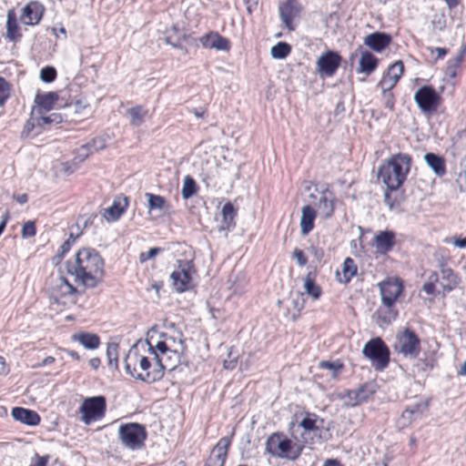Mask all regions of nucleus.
I'll list each match as a JSON object with an SVG mask.
<instances>
[{
	"instance_id": "nucleus-1",
	"label": "nucleus",
	"mask_w": 466,
	"mask_h": 466,
	"mask_svg": "<svg viewBox=\"0 0 466 466\" xmlns=\"http://www.w3.org/2000/svg\"><path fill=\"white\" fill-rule=\"evenodd\" d=\"M66 269L75 278L76 283L92 289L103 278L104 260L95 248H83L76 252L73 260L66 262Z\"/></svg>"
},
{
	"instance_id": "nucleus-2",
	"label": "nucleus",
	"mask_w": 466,
	"mask_h": 466,
	"mask_svg": "<svg viewBox=\"0 0 466 466\" xmlns=\"http://www.w3.org/2000/svg\"><path fill=\"white\" fill-rule=\"evenodd\" d=\"M410 166V156L404 153L395 154L380 166L378 179L389 190H397L406 180Z\"/></svg>"
},
{
	"instance_id": "nucleus-3",
	"label": "nucleus",
	"mask_w": 466,
	"mask_h": 466,
	"mask_svg": "<svg viewBox=\"0 0 466 466\" xmlns=\"http://www.w3.org/2000/svg\"><path fill=\"white\" fill-rule=\"evenodd\" d=\"M150 352L154 355L152 359L137 353L134 354L136 360L138 362L141 372H137L136 368L131 367L129 362L130 355H127L125 360V370L127 373L136 380L148 384L159 381L164 377V366L161 360H158L157 351L153 350H150Z\"/></svg>"
},
{
	"instance_id": "nucleus-4",
	"label": "nucleus",
	"mask_w": 466,
	"mask_h": 466,
	"mask_svg": "<svg viewBox=\"0 0 466 466\" xmlns=\"http://www.w3.org/2000/svg\"><path fill=\"white\" fill-rule=\"evenodd\" d=\"M265 450L273 457L297 460L302 451V446L295 444L281 432H274L266 441Z\"/></svg>"
},
{
	"instance_id": "nucleus-5",
	"label": "nucleus",
	"mask_w": 466,
	"mask_h": 466,
	"mask_svg": "<svg viewBox=\"0 0 466 466\" xmlns=\"http://www.w3.org/2000/svg\"><path fill=\"white\" fill-rule=\"evenodd\" d=\"M393 348L404 358L414 360L420 352V339L411 329L403 328L397 332Z\"/></svg>"
},
{
	"instance_id": "nucleus-6",
	"label": "nucleus",
	"mask_w": 466,
	"mask_h": 466,
	"mask_svg": "<svg viewBox=\"0 0 466 466\" xmlns=\"http://www.w3.org/2000/svg\"><path fill=\"white\" fill-rule=\"evenodd\" d=\"M362 354L370 360L371 366L378 371L385 370L390 363V350L379 337L365 343Z\"/></svg>"
},
{
	"instance_id": "nucleus-7",
	"label": "nucleus",
	"mask_w": 466,
	"mask_h": 466,
	"mask_svg": "<svg viewBox=\"0 0 466 466\" xmlns=\"http://www.w3.org/2000/svg\"><path fill=\"white\" fill-rule=\"evenodd\" d=\"M147 433L146 428L136 422L121 424L118 428V439L128 450L137 451L144 446Z\"/></svg>"
},
{
	"instance_id": "nucleus-8",
	"label": "nucleus",
	"mask_w": 466,
	"mask_h": 466,
	"mask_svg": "<svg viewBox=\"0 0 466 466\" xmlns=\"http://www.w3.org/2000/svg\"><path fill=\"white\" fill-rule=\"evenodd\" d=\"M106 409V401L104 396L90 397L84 400L79 407L81 420L89 425L93 421L102 419Z\"/></svg>"
},
{
	"instance_id": "nucleus-9",
	"label": "nucleus",
	"mask_w": 466,
	"mask_h": 466,
	"mask_svg": "<svg viewBox=\"0 0 466 466\" xmlns=\"http://www.w3.org/2000/svg\"><path fill=\"white\" fill-rule=\"evenodd\" d=\"M147 343L149 347V350L158 351L161 354H168V350L180 349L185 350L183 341V334L177 331L176 335H168L167 333H160L158 338H155L151 335L147 339Z\"/></svg>"
},
{
	"instance_id": "nucleus-10",
	"label": "nucleus",
	"mask_w": 466,
	"mask_h": 466,
	"mask_svg": "<svg viewBox=\"0 0 466 466\" xmlns=\"http://www.w3.org/2000/svg\"><path fill=\"white\" fill-rule=\"evenodd\" d=\"M441 99V96L431 86H422L414 94V101L418 107L427 115L437 111Z\"/></svg>"
},
{
	"instance_id": "nucleus-11",
	"label": "nucleus",
	"mask_w": 466,
	"mask_h": 466,
	"mask_svg": "<svg viewBox=\"0 0 466 466\" xmlns=\"http://www.w3.org/2000/svg\"><path fill=\"white\" fill-rule=\"evenodd\" d=\"M193 272L191 262L179 260L177 269L170 274L173 288L179 293L190 289Z\"/></svg>"
},
{
	"instance_id": "nucleus-12",
	"label": "nucleus",
	"mask_w": 466,
	"mask_h": 466,
	"mask_svg": "<svg viewBox=\"0 0 466 466\" xmlns=\"http://www.w3.org/2000/svg\"><path fill=\"white\" fill-rule=\"evenodd\" d=\"M342 57L335 51L329 50L322 53L316 62L317 71L320 77L333 76L340 66Z\"/></svg>"
},
{
	"instance_id": "nucleus-13",
	"label": "nucleus",
	"mask_w": 466,
	"mask_h": 466,
	"mask_svg": "<svg viewBox=\"0 0 466 466\" xmlns=\"http://www.w3.org/2000/svg\"><path fill=\"white\" fill-rule=\"evenodd\" d=\"M279 17L289 31H293L295 26L293 20L299 17L302 11V6L298 0H285L279 4Z\"/></svg>"
},
{
	"instance_id": "nucleus-14",
	"label": "nucleus",
	"mask_w": 466,
	"mask_h": 466,
	"mask_svg": "<svg viewBox=\"0 0 466 466\" xmlns=\"http://www.w3.org/2000/svg\"><path fill=\"white\" fill-rule=\"evenodd\" d=\"M323 422V419L319 418L317 414L311 412L305 413V416L299 423V426L304 430L302 438L305 443L308 442L306 434H312L313 437L320 439Z\"/></svg>"
},
{
	"instance_id": "nucleus-15",
	"label": "nucleus",
	"mask_w": 466,
	"mask_h": 466,
	"mask_svg": "<svg viewBox=\"0 0 466 466\" xmlns=\"http://www.w3.org/2000/svg\"><path fill=\"white\" fill-rule=\"evenodd\" d=\"M381 302L383 304L394 305L397 299L403 291L402 282L396 279L380 284Z\"/></svg>"
},
{
	"instance_id": "nucleus-16",
	"label": "nucleus",
	"mask_w": 466,
	"mask_h": 466,
	"mask_svg": "<svg viewBox=\"0 0 466 466\" xmlns=\"http://www.w3.org/2000/svg\"><path fill=\"white\" fill-rule=\"evenodd\" d=\"M230 443L229 437L221 438L211 451L205 466H224Z\"/></svg>"
},
{
	"instance_id": "nucleus-17",
	"label": "nucleus",
	"mask_w": 466,
	"mask_h": 466,
	"mask_svg": "<svg viewBox=\"0 0 466 466\" xmlns=\"http://www.w3.org/2000/svg\"><path fill=\"white\" fill-rule=\"evenodd\" d=\"M43 14L44 6L36 1H32L23 8L20 20L26 25H35L40 22Z\"/></svg>"
},
{
	"instance_id": "nucleus-18",
	"label": "nucleus",
	"mask_w": 466,
	"mask_h": 466,
	"mask_svg": "<svg viewBox=\"0 0 466 466\" xmlns=\"http://www.w3.org/2000/svg\"><path fill=\"white\" fill-rule=\"evenodd\" d=\"M395 233L390 230L379 231L374 237L373 245L381 255L389 253L395 245Z\"/></svg>"
},
{
	"instance_id": "nucleus-19",
	"label": "nucleus",
	"mask_w": 466,
	"mask_h": 466,
	"mask_svg": "<svg viewBox=\"0 0 466 466\" xmlns=\"http://www.w3.org/2000/svg\"><path fill=\"white\" fill-rule=\"evenodd\" d=\"M391 42V36L384 32H374L364 37L363 43L375 52L383 51Z\"/></svg>"
},
{
	"instance_id": "nucleus-20",
	"label": "nucleus",
	"mask_w": 466,
	"mask_h": 466,
	"mask_svg": "<svg viewBox=\"0 0 466 466\" xmlns=\"http://www.w3.org/2000/svg\"><path fill=\"white\" fill-rule=\"evenodd\" d=\"M199 41L205 48H214L222 51H228L230 48L229 41L218 33L210 32L206 34L199 38Z\"/></svg>"
},
{
	"instance_id": "nucleus-21",
	"label": "nucleus",
	"mask_w": 466,
	"mask_h": 466,
	"mask_svg": "<svg viewBox=\"0 0 466 466\" xmlns=\"http://www.w3.org/2000/svg\"><path fill=\"white\" fill-rule=\"evenodd\" d=\"M221 216L222 220L221 224L218 226V231L224 232L225 237H227L228 232L236 226L235 218L237 216V210L231 202L224 204L221 209Z\"/></svg>"
},
{
	"instance_id": "nucleus-22",
	"label": "nucleus",
	"mask_w": 466,
	"mask_h": 466,
	"mask_svg": "<svg viewBox=\"0 0 466 466\" xmlns=\"http://www.w3.org/2000/svg\"><path fill=\"white\" fill-rule=\"evenodd\" d=\"M127 206V198L117 197L110 207L104 209L103 217L107 221H116L125 213Z\"/></svg>"
},
{
	"instance_id": "nucleus-23",
	"label": "nucleus",
	"mask_w": 466,
	"mask_h": 466,
	"mask_svg": "<svg viewBox=\"0 0 466 466\" xmlns=\"http://www.w3.org/2000/svg\"><path fill=\"white\" fill-rule=\"evenodd\" d=\"M317 211L324 219H329L333 216L335 209V198L331 193L323 192L320 194L316 203Z\"/></svg>"
},
{
	"instance_id": "nucleus-24",
	"label": "nucleus",
	"mask_w": 466,
	"mask_h": 466,
	"mask_svg": "<svg viewBox=\"0 0 466 466\" xmlns=\"http://www.w3.org/2000/svg\"><path fill=\"white\" fill-rule=\"evenodd\" d=\"M398 317V310L394 305L381 304L374 313V318L379 326H388Z\"/></svg>"
},
{
	"instance_id": "nucleus-25",
	"label": "nucleus",
	"mask_w": 466,
	"mask_h": 466,
	"mask_svg": "<svg viewBox=\"0 0 466 466\" xmlns=\"http://www.w3.org/2000/svg\"><path fill=\"white\" fill-rule=\"evenodd\" d=\"M359 49L360 50V57L359 60L360 66L357 69V73L369 76L378 67L379 60L370 52L362 50L361 46Z\"/></svg>"
},
{
	"instance_id": "nucleus-26",
	"label": "nucleus",
	"mask_w": 466,
	"mask_h": 466,
	"mask_svg": "<svg viewBox=\"0 0 466 466\" xmlns=\"http://www.w3.org/2000/svg\"><path fill=\"white\" fill-rule=\"evenodd\" d=\"M12 417L15 420L20 421L29 426H36L40 422V416L36 411L22 407L13 408Z\"/></svg>"
},
{
	"instance_id": "nucleus-27",
	"label": "nucleus",
	"mask_w": 466,
	"mask_h": 466,
	"mask_svg": "<svg viewBox=\"0 0 466 466\" xmlns=\"http://www.w3.org/2000/svg\"><path fill=\"white\" fill-rule=\"evenodd\" d=\"M316 216L317 211L312 207L307 205L302 208L300 229L303 236H307L313 229Z\"/></svg>"
},
{
	"instance_id": "nucleus-28",
	"label": "nucleus",
	"mask_w": 466,
	"mask_h": 466,
	"mask_svg": "<svg viewBox=\"0 0 466 466\" xmlns=\"http://www.w3.org/2000/svg\"><path fill=\"white\" fill-rule=\"evenodd\" d=\"M424 160L437 177H441L446 174L445 160L440 155L426 153L424 155Z\"/></svg>"
},
{
	"instance_id": "nucleus-29",
	"label": "nucleus",
	"mask_w": 466,
	"mask_h": 466,
	"mask_svg": "<svg viewBox=\"0 0 466 466\" xmlns=\"http://www.w3.org/2000/svg\"><path fill=\"white\" fill-rule=\"evenodd\" d=\"M357 265L353 258L348 257L342 264L341 273L337 271L336 276L339 283L348 284L353 276L357 274Z\"/></svg>"
},
{
	"instance_id": "nucleus-30",
	"label": "nucleus",
	"mask_w": 466,
	"mask_h": 466,
	"mask_svg": "<svg viewBox=\"0 0 466 466\" xmlns=\"http://www.w3.org/2000/svg\"><path fill=\"white\" fill-rule=\"evenodd\" d=\"M74 341L79 342L87 350H96L100 345V338L95 333L80 332L72 335Z\"/></svg>"
},
{
	"instance_id": "nucleus-31",
	"label": "nucleus",
	"mask_w": 466,
	"mask_h": 466,
	"mask_svg": "<svg viewBox=\"0 0 466 466\" xmlns=\"http://www.w3.org/2000/svg\"><path fill=\"white\" fill-rule=\"evenodd\" d=\"M183 351L184 350H180V349L170 350H168V354H161L157 351L158 360H161L164 366V371L166 370H173L179 364L180 355Z\"/></svg>"
},
{
	"instance_id": "nucleus-32",
	"label": "nucleus",
	"mask_w": 466,
	"mask_h": 466,
	"mask_svg": "<svg viewBox=\"0 0 466 466\" xmlns=\"http://www.w3.org/2000/svg\"><path fill=\"white\" fill-rule=\"evenodd\" d=\"M421 413V404L416 403L412 406H410L401 413L399 423L402 428L408 427L413 420L420 417Z\"/></svg>"
},
{
	"instance_id": "nucleus-33",
	"label": "nucleus",
	"mask_w": 466,
	"mask_h": 466,
	"mask_svg": "<svg viewBox=\"0 0 466 466\" xmlns=\"http://www.w3.org/2000/svg\"><path fill=\"white\" fill-rule=\"evenodd\" d=\"M58 96L55 92H48L45 94H37L35 98V102L38 106L40 112L43 110L49 111L53 108L55 103L57 101Z\"/></svg>"
},
{
	"instance_id": "nucleus-34",
	"label": "nucleus",
	"mask_w": 466,
	"mask_h": 466,
	"mask_svg": "<svg viewBox=\"0 0 466 466\" xmlns=\"http://www.w3.org/2000/svg\"><path fill=\"white\" fill-rule=\"evenodd\" d=\"M441 279L447 283L442 284L444 292H450L456 288L459 283L457 275L451 268H447L444 265H441Z\"/></svg>"
},
{
	"instance_id": "nucleus-35",
	"label": "nucleus",
	"mask_w": 466,
	"mask_h": 466,
	"mask_svg": "<svg viewBox=\"0 0 466 466\" xmlns=\"http://www.w3.org/2000/svg\"><path fill=\"white\" fill-rule=\"evenodd\" d=\"M22 35L18 32V25L14 11L10 10L7 14L6 21V37L11 41H17Z\"/></svg>"
},
{
	"instance_id": "nucleus-36",
	"label": "nucleus",
	"mask_w": 466,
	"mask_h": 466,
	"mask_svg": "<svg viewBox=\"0 0 466 466\" xmlns=\"http://www.w3.org/2000/svg\"><path fill=\"white\" fill-rule=\"evenodd\" d=\"M145 197L147 199V207H148L149 211H151V210L165 211L169 207L166 198L160 195H155V194L147 192V193H145Z\"/></svg>"
},
{
	"instance_id": "nucleus-37",
	"label": "nucleus",
	"mask_w": 466,
	"mask_h": 466,
	"mask_svg": "<svg viewBox=\"0 0 466 466\" xmlns=\"http://www.w3.org/2000/svg\"><path fill=\"white\" fill-rule=\"evenodd\" d=\"M304 289L313 299H318L321 295V289L316 284L314 274L311 272L304 278Z\"/></svg>"
},
{
	"instance_id": "nucleus-38",
	"label": "nucleus",
	"mask_w": 466,
	"mask_h": 466,
	"mask_svg": "<svg viewBox=\"0 0 466 466\" xmlns=\"http://www.w3.org/2000/svg\"><path fill=\"white\" fill-rule=\"evenodd\" d=\"M127 115L130 117L129 123L132 127H139L145 121L147 111L142 106H136L128 108Z\"/></svg>"
},
{
	"instance_id": "nucleus-39",
	"label": "nucleus",
	"mask_w": 466,
	"mask_h": 466,
	"mask_svg": "<svg viewBox=\"0 0 466 466\" xmlns=\"http://www.w3.org/2000/svg\"><path fill=\"white\" fill-rule=\"evenodd\" d=\"M352 390L354 393H356V396L358 397L360 403L368 400V399L376 391L375 385L373 383H364L356 390Z\"/></svg>"
},
{
	"instance_id": "nucleus-40",
	"label": "nucleus",
	"mask_w": 466,
	"mask_h": 466,
	"mask_svg": "<svg viewBox=\"0 0 466 466\" xmlns=\"http://www.w3.org/2000/svg\"><path fill=\"white\" fill-rule=\"evenodd\" d=\"M291 51V46L286 42H279L270 49V55L275 59L286 58Z\"/></svg>"
},
{
	"instance_id": "nucleus-41",
	"label": "nucleus",
	"mask_w": 466,
	"mask_h": 466,
	"mask_svg": "<svg viewBox=\"0 0 466 466\" xmlns=\"http://www.w3.org/2000/svg\"><path fill=\"white\" fill-rule=\"evenodd\" d=\"M198 190V185L196 181L190 177L187 176L183 181V187L181 195L184 199L190 198Z\"/></svg>"
},
{
	"instance_id": "nucleus-42",
	"label": "nucleus",
	"mask_w": 466,
	"mask_h": 466,
	"mask_svg": "<svg viewBox=\"0 0 466 466\" xmlns=\"http://www.w3.org/2000/svg\"><path fill=\"white\" fill-rule=\"evenodd\" d=\"M466 52V46H462L458 53V55L453 58L449 60L448 66H447V74L451 76H455L456 75V68L461 65L464 56Z\"/></svg>"
},
{
	"instance_id": "nucleus-43",
	"label": "nucleus",
	"mask_w": 466,
	"mask_h": 466,
	"mask_svg": "<svg viewBox=\"0 0 466 466\" xmlns=\"http://www.w3.org/2000/svg\"><path fill=\"white\" fill-rule=\"evenodd\" d=\"M404 71V65L402 61L398 60L390 65L385 73L386 76H390V78L393 79L396 83H398L401 75Z\"/></svg>"
},
{
	"instance_id": "nucleus-44",
	"label": "nucleus",
	"mask_w": 466,
	"mask_h": 466,
	"mask_svg": "<svg viewBox=\"0 0 466 466\" xmlns=\"http://www.w3.org/2000/svg\"><path fill=\"white\" fill-rule=\"evenodd\" d=\"M36 126L35 125V112L31 113L29 119L25 122L23 130L21 132L22 138L34 137L38 133H35Z\"/></svg>"
},
{
	"instance_id": "nucleus-45",
	"label": "nucleus",
	"mask_w": 466,
	"mask_h": 466,
	"mask_svg": "<svg viewBox=\"0 0 466 466\" xmlns=\"http://www.w3.org/2000/svg\"><path fill=\"white\" fill-rule=\"evenodd\" d=\"M56 289L62 296L72 295L76 292V288L64 277L58 279Z\"/></svg>"
},
{
	"instance_id": "nucleus-46",
	"label": "nucleus",
	"mask_w": 466,
	"mask_h": 466,
	"mask_svg": "<svg viewBox=\"0 0 466 466\" xmlns=\"http://www.w3.org/2000/svg\"><path fill=\"white\" fill-rule=\"evenodd\" d=\"M56 78V70L54 66H47L41 69L40 79L45 83H51Z\"/></svg>"
},
{
	"instance_id": "nucleus-47",
	"label": "nucleus",
	"mask_w": 466,
	"mask_h": 466,
	"mask_svg": "<svg viewBox=\"0 0 466 466\" xmlns=\"http://www.w3.org/2000/svg\"><path fill=\"white\" fill-rule=\"evenodd\" d=\"M86 144L89 145L90 149H92V153L102 150L106 147V139L102 137H95Z\"/></svg>"
},
{
	"instance_id": "nucleus-48",
	"label": "nucleus",
	"mask_w": 466,
	"mask_h": 466,
	"mask_svg": "<svg viewBox=\"0 0 466 466\" xmlns=\"http://www.w3.org/2000/svg\"><path fill=\"white\" fill-rule=\"evenodd\" d=\"M42 122H44L46 127L53 124H60L63 121L62 116L57 113H51L49 115H46L44 112H42Z\"/></svg>"
},
{
	"instance_id": "nucleus-49",
	"label": "nucleus",
	"mask_w": 466,
	"mask_h": 466,
	"mask_svg": "<svg viewBox=\"0 0 466 466\" xmlns=\"http://www.w3.org/2000/svg\"><path fill=\"white\" fill-rule=\"evenodd\" d=\"M397 85V83L390 78V76L383 75L381 80L379 82V86L381 87L382 94L386 95V92H390V90Z\"/></svg>"
},
{
	"instance_id": "nucleus-50",
	"label": "nucleus",
	"mask_w": 466,
	"mask_h": 466,
	"mask_svg": "<svg viewBox=\"0 0 466 466\" xmlns=\"http://www.w3.org/2000/svg\"><path fill=\"white\" fill-rule=\"evenodd\" d=\"M22 238H27L34 237L36 233L35 224L34 221H27L22 227Z\"/></svg>"
},
{
	"instance_id": "nucleus-51",
	"label": "nucleus",
	"mask_w": 466,
	"mask_h": 466,
	"mask_svg": "<svg viewBox=\"0 0 466 466\" xmlns=\"http://www.w3.org/2000/svg\"><path fill=\"white\" fill-rule=\"evenodd\" d=\"M117 344L115 343L108 344L107 346L106 356L109 365H112L113 362H115L116 365L117 364Z\"/></svg>"
},
{
	"instance_id": "nucleus-52",
	"label": "nucleus",
	"mask_w": 466,
	"mask_h": 466,
	"mask_svg": "<svg viewBox=\"0 0 466 466\" xmlns=\"http://www.w3.org/2000/svg\"><path fill=\"white\" fill-rule=\"evenodd\" d=\"M9 96V86L5 78L0 76V106H4Z\"/></svg>"
},
{
	"instance_id": "nucleus-53",
	"label": "nucleus",
	"mask_w": 466,
	"mask_h": 466,
	"mask_svg": "<svg viewBox=\"0 0 466 466\" xmlns=\"http://www.w3.org/2000/svg\"><path fill=\"white\" fill-rule=\"evenodd\" d=\"M162 251L163 249L161 248H152L147 252H141L139 255V262L145 263L148 259L155 258Z\"/></svg>"
},
{
	"instance_id": "nucleus-54",
	"label": "nucleus",
	"mask_w": 466,
	"mask_h": 466,
	"mask_svg": "<svg viewBox=\"0 0 466 466\" xmlns=\"http://www.w3.org/2000/svg\"><path fill=\"white\" fill-rule=\"evenodd\" d=\"M93 154L92 149H90L89 145L84 144L76 150V157L80 161H84L88 157L89 155Z\"/></svg>"
},
{
	"instance_id": "nucleus-55",
	"label": "nucleus",
	"mask_w": 466,
	"mask_h": 466,
	"mask_svg": "<svg viewBox=\"0 0 466 466\" xmlns=\"http://www.w3.org/2000/svg\"><path fill=\"white\" fill-rule=\"evenodd\" d=\"M344 398L346 399V405L354 407L360 403L358 397L356 396V393L353 392L352 390H347L346 394L344 395Z\"/></svg>"
},
{
	"instance_id": "nucleus-56",
	"label": "nucleus",
	"mask_w": 466,
	"mask_h": 466,
	"mask_svg": "<svg viewBox=\"0 0 466 466\" xmlns=\"http://www.w3.org/2000/svg\"><path fill=\"white\" fill-rule=\"evenodd\" d=\"M431 24L435 29L441 32L446 27V19L443 15H435L434 18L431 21Z\"/></svg>"
},
{
	"instance_id": "nucleus-57",
	"label": "nucleus",
	"mask_w": 466,
	"mask_h": 466,
	"mask_svg": "<svg viewBox=\"0 0 466 466\" xmlns=\"http://www.w3.org/2000/svg\"><path fill=\"white\" fill-rule=\"evenodd\" d=\"M42 112H40V110L35 112V125L36 126L35 133L40 134L46 129V126L42 122Z\"/></svg>"
},
{
	"instance_id": "nucleus-58",
	"label": "nucleus",
	"mask_w": 466,
	"mask_h": 466,
	"mask_svg": "<svg viewBox=\"0 0 466 466\" xmlns=\"http://www.w3.org/2000/svg\"><path fill=\"white\" fill-rule=\"evenodd\" d=\"M343 365L339 362H331V361H321L320 368L328 369L332 370L334 373L339 371L342 369Z\"/></svg>"
},
{
	"instance_id": "nucleus-59",
	"label": "nucleus",
	"mask_w": 466,
	"mask_h": 466,
	"mask_svg": "<svg viewBox=\"0 0 466 466\" xmlns=\"http://www.w3.org/2000/svg\"><path fill=\"white\" fill-rule=\"evenodd\" d=\"M293 257L300 267L305 266L308 262V258L301 249L295 248L293 251Z\"/></svg>"
},
{
	"instance_id": "nucleus-60",
	"label": "nucleus",
	"mask_w": 466,
	"mask_h": 466,
	"mask_svg": "<svg viewBox=\"0 0 466 466\" xmlns=\"http://www.w3.org/2000/svg\"><path fill=\"white\" fill-rule=\"evenodd\" d=\"M47 457H41L38 454H35L29 466H46Z\"/></svg>"
},
{
	"instance_id": "nucleus-61",
	"label": "nucleus",
	"mask_w": 466,
	"mask_h": 466,
	"mask_svg": "<svg viewBox=\"0 0 466 466\" xmlns=\"http://www.w3.org/2000/svg\"><path fill=\"white\" fill-rule=\"evenodd\" d=\"M384 97V105L385 107L389 108L390 110H393L394 108V96L391 92H386V95H383Z\"/></svg>"
},
{
	"instance_id": "nucleus-62",
	"label": "nucleus",
	"mask_w": 466,
	"mask_h": 466,
	"mask_svg": "<svg viewBox=\"0 0 466 466\" xmlns=\"http://www.w3.org/2000/svg\"><path fill=\"white\" fill-rule=\"evenodd\" d=\"M166 42L172 46L174 48L184 50V47L180 41V36L177 40H173L171 35L166 37Z\"/></svg>"
},
{
	"instance_id": "nucleus-63",
	"label": "nucleus",
	"mask_w": 466,
	"mask_h": 466,
	"mask_svg": "<svg viewBox=\"0 0 466 466\" xmlns=\"http://www.w3.org/2000/svg\"><path fill=\"white\" fill-rule=\"evenodd\" d=\"M70 248L71 241L70 239H67L60 246L57 255L61 258L64 257L69 251Z\"/></svg>"
},
{
	"instance_id": "nucleus-64",
	"label": "nucleus",
	"mask_w": 466,
	"mask_h": 466,
	"mask_svg": "<svg viewBox=\"0 0 466 466\" xmlns=\"http://www.w3.org/2000/svg\"><path fill=\"white\" fill-rule=\"evenodd\" d=\"M422 290L428 295H433L435 293V284L432 282H425L422 286Z\"/></svg>"
}]
</instances>
